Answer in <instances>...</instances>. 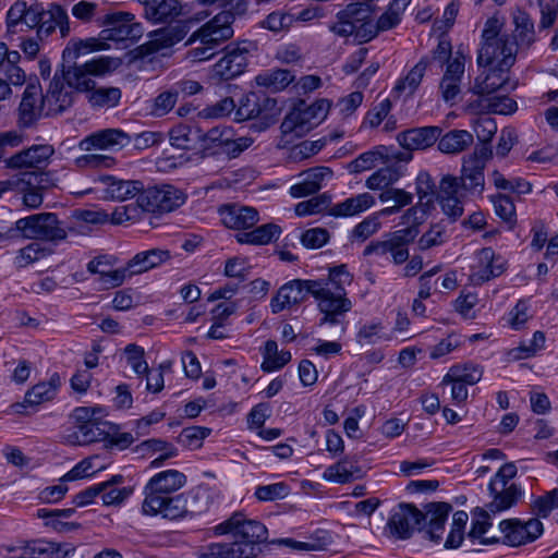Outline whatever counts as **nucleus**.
Masks as SVG:
<instances>
[{
    "label": "nucleus",
    "mask_w": 558,
    "mask_h": 558,
    "mask_svg": "<svg viewBox=\"0 0 558 558\" xmlns=\"http://www.w3.org/2000/svg\"><path fill=\"white\" fill-rule=\"evenodd\" d=\"M102 23L107 27L100 32L99 39L70 40L63 50V59L71 62L82 53L105 49L107 45L104 41L106 40L136 41L144 33L143 25L135 22V16L129 12L108 13Z\"/></svg>",
    "instance_id": "f257e3e1"
},
{
    "label": "nucleus",
    "mask_w": 558,
    "mask_h": 558,
    "mask_svg": "<svg viewBox=\"0 0 558 558\" xmlns=\"http://www.w3.org/2000/svg\"><path fill=\"white\" fill-rule=\"evenodd\" d=\"M231 20L232 16L229 13H218L193 32L186 45L196 43L198 45L186 52V60L192 63L210 60L218 48L233 36L234 31L230 27Z\"/></svg>",
    "instance_id": "f03ea898"
},
{
    "label": "nucleus",
    "mask_w": 558,
    "mask_h": 558,
    "mask_svg": "<svg viewBox=\"0 0 558 558\" xmlns=\"http://www.w3.org/2000/svg\"><path fill=\"white\" fill-rule=\"evenodd\" d=\"M186 475L178 470H163L153 475L143 488L142 512L145 515L166 518L168 505L174 493L185 486Z\"/></svg>",
    "instance_id": "7ed1b4c3"
},
{
    "label": "nucleus",
    "mask_w": 558,
    "mask_h": 558,
    "mask_svg": "<svg viewBox=\"0 0 558 558\" xmlns=\"http://www.w3.org/2000/svg\"><path fill=\"white\" fill-rule=\"evenodd\" d=\"M501 25L497 19L485 23L481 47L477 52L478 66H501L511 69L515 63L518 45L506 33H500Z\"/></svg>",
    "instance_id": "20e7f679"
},
{
    "label": "nucleus",
    "mask_w": 558,
    "mask_h": 558,
    "mask_svg": "<svg viewBox=\"0 0 558 558\" xmlns=\"http://www.w3.org/2000/svg\"><path fill=\"white\" fill-rule=\"evenodd\" d=\"M218 535L232 534L238 545L253 548V558L260 551L258 545L267 541L266 526L253 519H247L242 512H234L229 519L215 526Z\"/></svg>",
    "instance_id": "39448f33"
},
{
    "label": "nucleus",
    "mask_w": 558,
    "mask_h": 558,
    "mask_svg": "<svg viewBox=\"0 0 558 558\" xmlns=\"http://www.w3.org/2000/svg\"><path fill=\"white\" fill-rule=\"evenodd\" d=\"M329 109L330 104L327 99H319L311 105L302 100L284 117L280 130L284 136L301 137L319 124L327 117Z\"/></svg>",
    "instance_id": "423d86ee"
},
{
    "label": "nucleus",
    "mask_w": 558,
    "mask_h": 558,
    "mask_svg": "<svg viewBox=\"0 0 558 558\" xmlns=\"http://www.w3.org/2000/svg\"><path fill=\"white\" fill-rule=\"evenodd\" d=\"M312 296L317 302L319 312L324 315L320 325H337L352 310V302L347 296L345 289H332L330 282L317 281L312 283Z\"/></svg>",
    "instance_id": "0eeeda50"
},
{
    "label": "nucleus",
    "mask_w": 558,
    "mask_h": 558,
    "mask_svg": "<svg viewBox=\"0 0 558 558\" xmlns=\"http://www.w3.org/2000/svg\"><path fill=\"white\" fill-rule=\"evenodd\" d=\"M418 228L414 226L391 232L383 240L371 241L363 251V256H385L390 254L395 265L405 263L410 257L409 245L418 235Z\"/></svg>",
    "instance_id": "6e6552de"
},
{
    "label": "nucleus",
    "mask_w": 558,
    "mask_h": 558,
    "mask_svg": "<svg viewBox=\"0 0 558 558\" xmlns=\"http://www.w3.org/2000/svg\"><path fill=\"white\" fill-rule=\"evenodd\" d=\"M16 229L26 238L46 241H62L68 235V227L53 213H40L21 218Z\"/></svg>",
    "instance_id": "1a4fd4ad"
},
{
    "label": "nucleus",
    "mask_w": 558,
    "mask_h": 558,
    "mask_svg": "<svg viewBox=\"0 0 558 558\" xmlns=\"http://www.w3.org/2000/svg\"><path fill=\"white\" fill-rule=\"evenodd\" d=\"M8 558H69L74 547L69 543L46 539L19 541L2 547Z\"/></svg>",
    "instance_id": "9d476101"
},
{
    "label": "nucleus",
    "mask_w": 558,
    "mask_h": 558,
    "mask_svg": "<svg viewBox=\"0 0 558 558\" xmlns=\"http://www.w3.org/2000/svg\"><path fill=\"white\" fill-rule=\"evenodd\" d=\"M211 502V490L208 487L198 486L186 493L174 495L168 505L165 519L178 520L204 513Z\"/></svg>",
    "instance_id": "9b49d317"
},
{
    "label": "nucleus",
    "mask_w": 558,
    "mask_h": 558,
    "mask_svg": "<svg viewBox=\"0 0 558 558\" xmlns=\"http://www.w3.org/2000/svg\"><path fill=\"white\" fill-rule=\"evenodd\" d=\"M185 194L170 184L148 187L140 194L137 202L142 210L153 214H166L175 210L185 203Z\"/></svg>",
    "instance_id": "f8f14e48"
},
{
    "label": "nucleus",
    "mask_w": 558,
    "mask_h": 558,
    "mask_svg": "<svg viewBox=\"0 0 558 558\" xmlns=\"http://www.w3.org/2000/svg\"><path fill=\"white\" fill-rule=\"evenodd\" d=\"M257 46L251 40H241L226 47L225 56L214 65V73L222 81L232 80L242 74L247 66L248 58Z\"/></svg>",
    "instance_id": "ddd939ff"
},
{
    "label": "nucleus",
    "mask_w": 558,
    "mask_h": 558,
    "mask_svg": "<svg viewBox=\"0 0 558 558\" xmlns=\"http://www.w3.org/2000/svg\"><path fill=\"white\" fill-rule=\"evenodd\" d=\"M75 426L71 434L66 436V441L71 445H89L92 442L107 440L113 424L107 421H98L88 417V410L78 408L75 410Z\"/></svg>",
    "instance_id": "4468645a"
},
{
    "label": "nucleus",
    "mask_w": 558,
    "mask_h": 558,
    "mask_svg": "<svg viewBox=\"0 0 558 558\" xmlns=\"http://www.w3.org/2000/svg\"><path fill=\"white\" fill-rule=\"evenodd\" d=\"M74 71L69 66L61 74L54 73L46 95L41 96L43 106H47L48 112H62L72 106L75 93H80L75 82L70 78Z\"/></svg>",
    "instance_id": "2eb2a0df"
},
{
    "label": "nucleus",
    "mask_w": 558,
    "mask_h": 558,
    "mask_svg": "<svg viewBox=\"0 0 558 558\" xmlns=\"http://www.w3.org/2000/svg\"><path fill=\"white\" fill-rule=\"evenodd\" d=\"M508 263L504 256L496 254L492 247L475 252L470 265V279L474 284H483L502 275Z\"/></svg>",
    "instance_id": "dca6fc26"
},
{
    "label": "nucleus",
    "mask_w": 558,
    "mask_h": 558,
    "mask_svg": "<svg viewBox=\"0 0 558 558\" xmlns=\"http://www.w3.org/2000/svg\"><path fill=\"white\" fill-rule=\"evenodd\" d=\"M70 78L75 82L80 93L86 95L93 108H113L119 105L122 95L119 87L97 86L93 78H86L81 71L72 72Z\"/></svg>",
    "instance_id": "f3484780"
},
{
    "label": "nucleus",
    "mask_w": 558,
    "mask_h": 558,
    "mask_svg": "<svg viewBox=\"0 0 558 558\" xmlns=\"http://www.w3.org/2000/svg\"><path fill=\"white\" fill-rule=\"evenodd\" d=\"M424 520L425 514L415 506L400 504L391 510L386 530L395 538L407 539L411 537Z\"/></svg>",
    "instance_id": "a211bd4d"
},
{
    "label": "nucleus",
    "mask_w": 558,
    "mask_h": 558,
    "mask_svg": "<svg viewBox=\"0 0 558 558\" xmlns=\"http://www.w3.org/2000/svg\"><path fill=\"white\" fill-rule=\"evenodd\" d=\"M478 68L481 73L471 87L473 94L488 97L499 90L508 92L515 88V84L510 82V69L494 65Z\"/></svg>",
    "instance_id": "6ab92c4d"
},
{
    "label": "nucleus",
    "mask_w": 558,
    "mask_h": 558,
    "mask_svg": "<svg viewBox=\"0 0 558 558\" xmlns=\"http://www.w3.org/2000/svg\"><path fill=\"white\" fill-rule=\"evenodd\" d=\"M338 22L329 26L330 32L340 36L348 37L355 34L364 41L367 35H362L360 29L367 24L369 11L363 3H351L337 14Z\"/></svg>",
    "instance_id": "aec40b11"
},
{
    "label": "nucleus",
    "mask_w": 558,
    "mask_h": 558,
    "mask_svg": "<svg viewBox=\"0 0 558 558\" xmlns=\"http://www.w3.org/2000/svg\"><path fill=\"white\" fill-rule=\"evenodd\" d=\"M499 529L504 543L514 547L532 543L543 534V523L535 518L525 522L519 519L502 520Z\"/></svg>",
    "instance_id": "412c9836"
},
{
    "label": "nucleus",
    "mask_w": 558,
    "mask_h": 558,
    "mask_svg": "<svg viewBox=\"0 0 558 558\" xmlns=\"http://www.w3.org/2000/svg\"><path fill=\"white\" fill-rule=\"evenodd\" d=\"M312 283H316V280L293 279L286 282L270 301L271 312L278 314L303 303L308 294L312 295Z\"/></svg>",
    "instance_id": "4be33fe9"
},
{
    "label": "nucleus",
    "mask_w": 558,
    "mask_h": 558,
    "mask_svg": "<svg viewBox=\"0 0 558 558\" xmlns=\"http://www.w3.org/2000/svg\"><path fill=\"white\" fill-rule=\"evenodd\" d=\"M131 143L130 134L120 129H105L84 137L78 147L81 150H119Z\"/></svg>",
    "instance_id": "5701e85b"
},
{
    "label": "nucleus",
    "mask_w": 558,
    "mask_h": 558,
    "mask_svg": "<svg viewBox=\"0 0 558 558\" xmlns=\"http://www.w3.org/2000/svg\"><path fill=\"white\" fill-rule=\"evenodd\" d=\"M466 195L459 191L458 181L453 175H446L439 183L438 202L446 216L453 221L463 214V203Z\"/></svg>",
    "instance_id": "b1692460"
},
{
    "label": "nucleus",
    "mask_w": 558,
    "mask_h": 558,
    "mask_svg": "<svg viewBox=\"0 0 558 558\" xmlns=\"http://www.w3.org/2000/svg\"><path fill=\"white\" fill-rule=\"evenodd\" d=\"M57 28L60 31L62 38L71 33L70 20L66 10L58 3H49L47 9L41 13V23L37 29L39 39H44L52 35Z\"/></svg>",
    "instance_id": "393cba45"
},
{
    "label": "nucleus",
    "mask_w": 558,
    "mask_h": 558,
    "mask_svg": "<svg viewBox=\"0 0 558 558\" xmlns=\"http://www.w3.org/2000/svg\"><path fill=\"white\" fill-rule=\"evenodd\" d=\"M219 216L222 223L234 230H247L253 228L259 220L258 211L248 206L240 204H226L219 207Z\"/></svg>",
    "instance_id": "a878e982"
},
{
    "label": "nucleus",
    "mask_w": 558,
    "mask_h": 558,
    "mask_svg": "<svg viewBox=\"0 0 558 558\" xmlns=\"http://www.w3.org/2000/svg\"><path fill=\"white\" fill-rule=\"evenodd\" d=\"M53 153L54 149L51 145H33L7 158L4 162L7 168L11 169L40 168L47 163Z\"/></svg>",
    "instance_id": "bb28decb"
},
{
    "label": "nucleus",
    "mask_w": 558,
    "mask_h": 558,
    "mask_svg": "<svg viewBox=\"0 0 558 558\" xmlns=\"http://www.w3.org/2000/svg\"><path fill=\"white\" fill-rule=\"evenodd\" d=\"M332 175L327 167H316L299 174L300 180L290 186L289 193L293 198L314 195L323 187L326 178Z\"/></svg>",
    "instance_id": "cd10ccee"
},
{
    "label": "nucleus",
    "mask_w": 558,
    "mask_h": 558,
    "mask_svg": "<svg viewBox=\"0 0 558 558\" xmlns=\"http://www.w3.org/2000/svg\"><path fill=\"white\" fill-rule=\"evenodd\" d=\"M442 130L439 126L414 128L398 134V143L408 150L426 149L433 146Z\"/></svg>",
    "instance_id": "c85d7f7f"
},
{
    "label": "nucleus",
    "mask_w": 558,
    "mask_h": 558,
    "mask_svg": "<svg viewBox=\"0 0 558 558\" xmlns=\"http://www.w3.org/2000/svg\"><path fill=\"white\" fill-rule=\"evenodd\" d=\"M375 205V197L371 193H361L339 202L331 203L329 216L336 218H349L360 215Z\"/></svg>",
    "instance_id": "c756f323"
},
{
    "label": "nucleus",
    "mask_w": 558,
    "mask_h": 558,
    "mask_svg": "<svg viewBox=\"0 0 558 558\" xmlns=\"http://www.w3.org/2000/svg\"><path fill=\"white\" fill-rule=\"evenodd\" d=\"M512 23L514 25L512 41L518 45V49H527L535 41V25L531 15L524 10L517 8L513 10Z\"/></svg>",
    "instance_id": "7c9ffc66"
},
{
    "label": "nucleus",
    "mask_w": 558,
    "mask_h": 558,
    "mask_svg": "<svg viewBox=\"0 0 558 558\" xmlns=\"http://www.w3.org/2000/svg\"><path fill=\"white\" fill-rule=\"evenodd\" d=\"M100 180L106 184V197L113 201L130 199L144 191L143 182L137 180H121L114 177H101Z\"/></svg>",
    "instance_id": "2f4dec72"
},
{
    "label": "nucleus",
    "mask_w": 558,
    "mask_h": 558,
    "mask_svg": "<svg viewBox=\"0 0 558 558\" xmlns=\"http://www.w3.org/2000/svg\"><path fill=\"white\" fill-rule=\"evenodd\" d=\"M430 66L429 57H423L404 77L396 82L391 93L397 97L405 96L411 97L418 88L426 70Z\"/></svg>",
    "instance_id": "473e14b6"
},
{
    "label": "nucleus",
    "mask_w": 558,
    "mask_h": 558,
    "mask_svg": "<svg viewBox=\"0 0 558 558\" xmlns=\"http://www.w3.org/2000/svg\"><path fill=\"white\" fill-rule=\"evenodd\" d=\"M171 259V253L163 248H150L135 254L129 262L131 272L140 275Z\"/></svg>",
    "instance_id": "72a5a7b5"
},
{
    "label": "nucleus",
    "mask_w": 558,
    "mask_h": 558,
    "mask_svg": "<svg viewBox=\"0 0 558 558\" xmlns=\"http://www.w3.org/2000/svg\"><path fill=\"white\" fill-rule=\"evenodd\" d=\"M40 96V86L36 83L27 84L22 101L20 104V121L24 126H28L33 124L40 116L41 109L45 107L40 101L38 104Z\"/></svg>",
    "instance_id": "f704fd0d"
},
{
    "label": "nucleus",
    "mask_w": 558,
    "mask_h": 558,
    "mask_svg": "<svg viewBox=\"0 0 558 558\" xmlns=\"http://www.w3.org/2000/svg\"><path fill=\"white\" fill-rule=\"evenodd\" d=\"M489 492L493 499L486 507L487 510L494 514L508 510L517 505L523 494L521 487L514 483L496 486L494 490Z\"/></svg>",
    "instance_id": "c9c22d12"
},
{
    "label": "nucleus",
    "mask_w": 558,
    "mask_h": 558,
    "mask_svg": "<svg viewBox=\"0 0 558 558\" xmlns=\"http://www.w3.org/2000/svg\"><path fill=\"white\" fill-rule=\"evenodd\" d=\"M61 386L60 376L54 373L49 380L34 385L25 393L24 403L31 407L52 401Z\"/></svg>",
    "instance_id": "e433bc0d"
},
{
    "label": "nucleus",
    "mask_w": 558,
    "mask_h": 558,
    "mask_svg": "<svg viewBox=\"0 0 558 558\" xmlns=\"http://www.w3.org/2000/svg\"><path fill=\"white\" fill-rule=\"evenodd\" d=\"M456 180L458 181L459 191L463 192L466 196H481L484 191V170L480 167L463 162L461 175L456 177Z\"/></svg>",
    "instance_id": "4c0bfd02"
},
{
    "label": "nucleus",
    "mask_w": 558,
    "mask_h": 558,
    "mask_svg": "<svg viewBox=\"0 0 558 558\" xmlns=\"http://www.w3.org/2000/svg\"><path fill=\"white\" fill-rule=\"evenodd\" d=\"M483 376V367L473 362L458 363L452 365L444 376L441 384L448 385L450 381H459L465 385L477 384Z\"/></svg>",
    "instance_id": "58836bf2"
},
{
    "label": "nucleus",
    "mask_w": 558,
    "mask_h": 558,
    "mask_svg": "<svg viewBox=\"0 0 558 558\" xmlns=\"http://www.w3.org/2000/svg\"><path fill=\"white\" fill-rule=\"evenodd\" d=\"M438 149L442 154L457 155L468 149L473 144V135L466 130H451L440 135Z\"/></svg>",
    "instance_id": "ea45409f"
},
{
    "label": "nucleus",
    "mask_w": 558,
    "mask_h": 558,
    "mask_svg": "<svg viewBox=\"0 0 558 558\" xmlns=\"http://www.w3.org/2000/svg\"><path fill=\"white\" fill-rule=\"evenodd\" d=\"M451 511V506L445 502L432 504L425 514L428 520L426 533L429 538L438 543L442 538L445 523Z\"/></svg>",
    "instance_id": "a19ab883"
},
{
    "label": "nucleus",
    "mask_w": 558,
    "mask_h": 558,
    "mask_svg": "<svg viewBox=\"0 0 558 558\" xmlns=\"http://www.w3.org/2000/svg\"><path fill=\"white\" fill-rule=\"evenodd\" d=\"M260 352L263 356L260 368L265 373H272L283 368L292 357L290 351H279L278 343L275 340H267Z\"/></svg>",
    "instance_id": "79ce46f5"
},
{
    "label": "nucleus",
    "mask_w": 558,
    "mask_h": 558,
    "mask_svg": "<svg viewBox=\"0 0 558 558\" xmlns=\"http://www.w3.org/2000/svg\"><path fill=\"white\" fill-rule=\"evenodd\" d=\"M201 558H253V548L232 543H213L205 547Z\"/></svg>",
    "instance_id": "37998d69"
},
{
    "label": "nucleus",
    "mask_w": 558,
    "mask_h": 558,
    "mask_svg": "<svg viewBox=\"0 0 558 558\" xmlns=\"http://www.w3.org/2000/svg\"><path fill=\"white\" fill-rule=\"evenodd\" d=\"M281 233V228L276 223H265L251 231L236 234V241L242 244L266 245L276 241Z\"/></svg>",
    "instance_id": "c03bdc74"
},
{
    "label": "nucleus",
    "mask_w": 558,
    "mask_h": 558,
    "mask_svg": "<svg viewBox=\"0 0 558 558\" xmlns=\"http://www.w3.org/2000/svg\"><path fill=\"white\" fill-rule=\"evenodd\" d=\"M294 81V75L286 69H270L260 72L255 77V83L270 92H280Z\"/></svg>",
    "instance_id": "a18cd8bd"
},
{
    "label": "nucleus",
    "mask_w": 558,
    "mask_h": 558,
    "mask_svg": "<svg viewBox=\"0 0 558 558\" xmlns=\"http://www.w3.org/2000/svg\"><path fill=\"white\" fill-rule=\"evenodd\" d=\"M182 3L179 0H158L146 11V19L153 23H171L182 14Z\"/></svg>",
    "instance_id": "49530a36"
},
{
    "label": "nucleus",
    "mask_w": 558,
    "mask_h": 558,
    "mask_svg": "<svg viewBox=\"0 0 558 558\" xmlns=\"http://www.w3.org/2000/svg\"><path fill=\"white\" fill-rule=\"evenodd\" d=\"M169 135L173 147L191 150L195 149L197 143L201 142L203 132L186 124H179L171 129Z\"/></svg>",
    "instance_id": "de8ad7c7"
},
{
    "label": "nucleus",
    "mask_w": 558,
    "mask_h": 558,
    "mask_svg": "<svg viewBox=\"0 0 558 558\" xmlns=\"http://www.w3.org/2000/svg\"><path fill=\"white\" fill-rule=\"evenodd\" d=\"M362 476L361 469L347 459H343L332 465L326 468L323 473V478L328 482L345 484L350 483Z\"/></svg>",
    "instance_id": "09e8293b"
},
{
    "label": "nucleus",
    "mask_w": 558,
    "mask_h": 558,
    "mask_svg": "<svg viewBox=\"0 0 558 558\" xmlns=\"http://www.w3.org/2000/svg\"><path fill=\"white\" fill-rule=\"evenodd\" d=\"M235 117L239 121L251 120L255 118L267 120L270 123L275 121V116L268 117L267 113H264L262 105L258 101V97L253 93L245 95L240 99L239 107L235 111Z\"/></svg>",
    "instance_id": "8fccbe9b"
},
{
    "label": "nucleus",
    "mask_w": 558,
    "mask_h": 558,
    "mask_svg": "<svg viewBox=\"0 0 558 558\" xmlns=\"http://www.w3.org/2000/svg\"><path fill=\"white\" fill-rule=\"evenodd\" d=\"M233 130L227 126H215L203 133L201 138L203 149L221 148L227 153L229 145H233Z\"/></svg>",
    "instance_id": "3c124183"
},
{
    "label": "nucleus",
    "mask_w": 558,
    "mask_h": 558,
    "mask_svg": "<svg viewBox=\"0 0 558 558\" xmlns=\"http://www.w3.org/2000/svg\"><path fill=\"white\" fill-rule=\"evenodd\" d=\"M120 65V61L110 57H98L86 61L83 65L70 66L71 70H81L86 78L92 76H102Z\"/></svg>",
    "instance_id": "603ef678"
},
{
    "label": "nucleus",
    "mask_w": 558,
    "mask_h": 558,
    "mask_svg": "<svg viewBox=\"0 0 558 558\" xmlns=\"http://www.w3.org/2000/svg\"><path fill=\"white\" fill-rule=\"evenodd\" d=\"M184 38V32L180 27H167L156 31L150 40L148 47L151 52H157L161 49L170 48L175 44L180 43Z\"/></svg>",
    "instance_id": "864d4df0"
},
{
    "label": "nucleus",
    "mask_w": 558,
    "mask_h": 558,
    "mask_svg": "<svg viewBox=\"0 0 558 558\" xmlns=\"http://www.w3.org/2000/svg\"><path fill=\"white\" fill-rule=\"evenodd\" d=\"M496 189L509 191L518 195H525L532 192V184L523 178L512 177L507 179L501 172L495 170L490 174Z\"/></svg>",
    "instance_id": "5fc2aeb1"
},
{
    "label": "nucleus",
    "mask_w": 558,
    "mask_h": 558,
    "mask_svg": "<svg viewBox=\"0 0 558 558\" xmlns=\"http://www.w3.org/2000/svg\"><path fill=\"white\" fill-rule=\"evenodd\" d=\"M330 207L331 197L327 193H323L317 196H313L307 201L298 203L294 207V211L295 215L299 217H305L323 213L329 215Z\"/></svg>",
    "instance_id": "6e6d98bb"
},
{
    "label": "nucleus",
    "mask_w": 558,
    "mask_h": 558,
    "mask_svg": "<svg viewBox=\"0 0 558 558\" xmlns=\"http://www.w3.org/2000/svg\"><path fill=\"white\" fill-rule=\"evenodd\" d=\"M75 510L73 508L54 510L41 508L37 510V517L41 519H47L46 525L51 526L59 532H64L76 529L78 525L75 523L62 522L59 520V518H71Z\"/></svg>",
    "instance_id": "4d7b16f0"
},
{
    "label": "nucleus",
    "mask_w": 558,
    "mask_h": 558,
    "mask_svg": "<svg viewBox=\"0 0 558 558\" xmlns=\"http://www.w3.org/2000/svg\"><path fill=\"white\" fill-rule=\"evenodd\" d=\"M123 477L118 475L112 477L111 481L99 483V485H105L101 489V493L99 494L105 505H119L132 494L131 488L116 486V484L121 483Z\"/></svg>",
    "instance_id": "13d9d810"
},
{
    "label": "nucleus",
    "mask_w": 558,
    "mask_h": 558,
    "mask_svg": "<svg viewBox=\"0 0 558 558\" xmlns=\"http://www.w3.org/2000/svg\"><path fill=\"white\" fill-rule=\"evenodd\" d=\"M381 228V222L378 216L369 215L361 222L354 226L349 233V241L354 243H364L371 236L376 234Z\"/></svg>",
    "instance_id": "bf43d9fd"
},
{
    "label": "nucleus",
    "mask_w": 558,
    "mask_h": 558,
    "mask_svg": "<svg viewBox=\"0 0 558 558\" xmlns=\"http://www.w3.org/2000/svg\"><path fill=\"white\" fill-rule=\"evenodd\" d=\"M401 16L398 11L393 10L391 7L385 11L379 19L377 20L376 25H372V23L367 20V24L369 26V34L367 35V38L365 41H368L377 36L379 32H386L389 31L401 22Z\"/></svg>",
    "instance_id": "052dcab7"
},
{
    "label": "nucleus",
    "mask_w": 558,
    "mask_h": 558,
    "mask_svg": "<svg viewBox=\"0 0 558 558\" xmlns=\"http://www.w3.org/2000/svg\"><path fill=\"white\" fill-rule=\"evenodd\" d=\"M489 198L494 205L496 215L505 222L513 225L517 220V213L513 201L504 194L492 195Z\"/></svg>",
    "instance_id": "680f3d73"
},
{
    "label": "nucleus",
    "mask_w": 558,
    "mask_h": 558,
    "mask_svg": "<svg viewBox=\"0 0 558 558\" xmlns=\"http://www.w3.org/2000/svg\"><path fill=\"white\" fill-rule=\"evenodd\" d=\"M45 256L47 250L40 243L33 242L17 252L14 264L19 268H25Z\"/></svg>",
    "instance_id": "e2e57ef3"
},
{
    "label": "nucleus",
    "mask_w": 558,
    "mask_h": 558,
    "mask_svg": "<svg viewBox=\"0 0 558 558\" xmlns=\"http://www.w3.org/2000/svg\"><path fill=\"white\" fill-rule=\"evenodd\" d=\"M123 354L126 363L132 367L135 374L144 375L148 372V364L145 361V351L142 347L130 343L124 348Z\"/></svg>",
    "instance_id": "0e129e2a"
},
{
    "label": "nucleus",
    "mask_w": 558,
    "mask_h": 558,
    "mask_svg": "<svg viewBox=\"0 0 558 558\" xmlns=\"http://www.w3.org/2000/svg\"><path fill=\"white\" fill-rule=\"evenodd\" d=\"M235 108L234 101L230 97H225L216 104L206 106L198 111L201 119H221L229 116Z\"/></svg>",
    "instance_id": "69168bd1"
},
{
    "label": "nucleus",
    "mask_w": 558,
    "mask_h": 558,
    "mask_svg": "<svg viewBox=\"0 0 558 558\" xmlns=\"http://www.w3.org/2000/svg\"><path fill=\"white\" fill-rule=\"evenodd\" d=\"M392 104L389 98H385L375 106H373L366 113L363 120V126L377 128L391 111Z\"/></svg>",
    "instance_id": "338daca9"
},
{
    "label": "nucleus",
    "mask_w": 558,
    "mask_h": 558,
    "mask_svg": "<svg viewBox=\"0 0 558 558\" xmlns=\"http://www.w3.org/2000/svg\"><path fill=\"white\" fill-rule=\"evenodd\" d=\"M558 508V486L536 498L532 504L533 512L542 518H547Z\"/></svg>",
    "instance_id": "774afa93"
}]
</instances>
